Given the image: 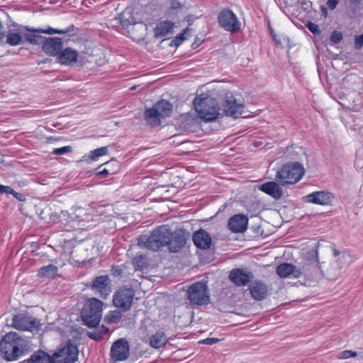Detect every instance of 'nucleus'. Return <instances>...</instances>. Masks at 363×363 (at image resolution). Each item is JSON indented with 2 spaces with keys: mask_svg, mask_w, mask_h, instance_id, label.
<instances>
[{
  "mask_svg": "<svg viewBox=\"0 0 363 363\" xmlns=\"http://www.w3.org/2000/svg\"><path fill=\"white\" fill-rule=\"evenodd\" d=\"M29 351V345L16 333H9L0 342V352L7 361H14Z\"/></svg>",
  "mask_w": 363,
  "mask_h": 363,
  "instance_id": "1",
  "label": "nucleus"
},
{
  "mask_svg": "<svg viewBox=\"0 0 363 363\" xmlns=\"http://www.w3.org/2000/svg\"><path fill=\"white\" fill-rule=\"evenodd\" d=\"M296 278L304 277L307 281H313L321 277L318 260V247L309 250L303 257L301 263L296 266Z\"/></svg>",
  "mask_w": 363,
  "mask_h": 363,
  "instance_id": "2",
  "label": "nucleus"
},
{
  "mask_svg": "<svg viewBox=\"0 0 363 363\" xmlns=\"http://www.w3.org/2000/svg\"><path fill=\"white\" fill-rule=\"evenodd\" d=\"M171 236V229L167 225H162L152 230L150 235H141L138 238V244L154 252L167 246Z\"/></svg>",
  "mask_w": 363,
  "mask_h": 363,
  "instance_id": "3",
  "label": "nucleus"
},
{
  "mask_svg": "<svg viewBox=\"0 0 363 363\" xmlns=\"http://www.w3.org/2000/svg\"><path fill=\"white\" fill-rule=\"evenodd\" d=\"M304 172V168L301 163L288 162L277 172L276 180L281 186L294 184L301 179Z\"/></svg>",
  "mask_w": 363,
  "mask_h": 363,
  "instance_id": "4",
  "label": "nucleus"
},
{
  "mask_svg": "<svg viewBox=\"0 0 363 363\" xmlns=\"http://www.w3.org/2000/svg\"><path fill=\"white\" fill-rule=\"evenodd\" d=\"M194 106L198 115L205 121H215L219 115L218 104L212 97H196L194 100Z\"/></svg>",
  "mask_w": 363,
  "mask_h": 363,
  "instance_id": "5",
  "label": "nucleus"
},
{
  "mask_svg": "<svg viewBox=\"0 0 363 363\" xmlns=\"http://www.w3.org/2000/svg\"><path fill=\"white\" fill-rule=\"evenodd\" d=\"M103 302L96 298H89L82 311V318L89 328L96 327L101 319Z\"/></svg>",
  "mask_w": 363,
  "mask_h": 363,
  "instance_id": "6",
  "label": "nucleus"
},
{
  "mask_svg": "<svg viewBox=\"0 0 363 363\" xmlns=\"http://www.w3.org/2000/svg\"><path fill=\"white\" fill-rule=\"evenodd\" d=\"M172 113V104L167 100L157 101L152 108L145 111V119L150 125L156 127L160 125L161 118L171 116Z\"/></svg>",
  "mask_w": 363,
  "mask_h": 363,
  "instance_id": "7",
  "label": "nucleus"
},
{
  "mask_svg": "<svg viewBox=\"0 0 363 363\" xmlns=\"http://www.w3.org/2000/svg\"><path fill=\"white\" fill-rule=\"evenodd\" d=\"M11 325L19 330L38 332L41 323L28 312L18 313L13 316Z\"/></svg>",
  "mask_w": 363,
  "mask_h": 363,
  "instance_id": "8",
  "label": "nucleus"
},
{
  "mask_svg": "<svg viewBox=\"0 0 363 363\" xmlns=\"http://www.w3.org/2000/svg\"><path fill=\"white\" fill-rule=\"evenodd\" d=\"M189 301L194 305H206L210 301V296L206 284L199 281L189 286L187 291Z\"/></svg>",
  "mask_w": 363,
  "mask_h": 363,
  "instance_id": "9",
  "label": "nucleus"
},
{
  "mask_svg": "<svg viewBox=\"0 0 363 363\" xmlns=\"http://www.w3.org/2000/svg\"><path fill=\"white\" fill-rule=\"evenodd\" d=\"M78 354L77 346L69 340L62 348L53 353L51 359L53 363H74Z\"/></svg>",
  "mask_w": 363,
  "mask_h": 363,
  "instance_id": "10",
  "label": "nucleus"
},
{
  "mask_svg": "<svg viewBox=\"0 0 363 363\" xmlns=\"http://www.w3.org/2000/svg\"><path fill=\"white\" fill-rule=\"evenodd\" d=\"M86 286L103 299H106L111 293V280L108 275L98 276L86 284Z\"/></svg>",
  "mask_w": 363,
  "mask_h": 363,
  "instance_id": "11",
  "label": "nucleus"
},
{
  "mask_svg": "<svg viewBox=\"0 0 363 363\" xmlns=\"http://www.w3.org/2000/svg\"><path fill=\"white\" fill-rule=\"evenodd\" d=\"M135 292L130 287L120 288L113 296V305L125 312L130 309Z\"/></svg>",
  "mask_w": 363,
  "mask_h": 363,
  "instance_id": "12",
  "label": "nucleus"
},
{
  "mask_svg": "<svg viewBox=\"0 0 363 363\" xmlns=\"http://www.w3.org/2000/svg\"><path fill=\"white\" fill-rule=\"evenodd\" d=\"M219 26L226 31L235 33L240 29V23L230 9L221 10L218 16Z\"/></svg>",
  "mask_w": 363,
  "mask_h": 363,
  "instance_id": "13",
  "label": "nucleus"
},
{
  "mask_svg": "<svg viewBox=\"0 0 363 363\" xmlns=\"http://www.w3.org/2000/svg\"><path fill=\"white\" fill-rule=\"evenodd\" d=\"M110 354L115 361L126 360L130 354L128 341L125 338H120L115 341L111 347Z\"/></svg>",
  "mask_w": 363,
  "mask_h": 363,
  "instance_id": "14",
  "label": "nucleus"
},
{
  "mask_svg": "<svg viewBox=\"0 0 363 363\" xmlns=\"http://www.w3.org/2000/svg\"><path fill=\"white\" fill-rule=\"evenodd\" d=\"M229 280L237 286L247 285L254 278L252 272L245 269L236 268L230 272Z\"/></svg>",
  "mask_w": 363,
  "mask_h": 363,
  "instance_id": "15",
  "label": "nucleus"
},
{
  "mask_svg": "<svg viewBox=\"0 0 363 363\" xmlns=\"http://www.w3.org/2000/svg\"><path fill=\"white\" fill-rule=\"evenodd\" d=\"M168 249L171 252H178L184 247L186 242V235L182 229L171 231V236L169 237Z\"/></svg>",
  "mask_w": 363,
  "mask_h": 363,
  "instance_id": "16",
  "label": "nucleus"
},
{
  "mask_svg": "<svg viewBox=\"0 0 363 363\" xmlns=\"http://www.w3.org/2000/svg\"><path fill=\"white\" fill-rule=\"evenodd\" d=\"M223 107L225 116L238 118L242 113L244 105L242 102L238 101L233 96H230L224 101Z\"/></svg>",
  "mask_w": 363,
  "mask_h": 363,
  "instance_id": "17",
  "label": "nucleus"
},
{
  "mask_svg": "<svg viewBox=\"0 0 363 363\" xmlns=\"http://www.w3.org/2000/svg\"><path fill=\"white\" fill-rule=\"evenodd\" d=\"M63 48L61 38H45L42 44L43 51L50 56H57Z\"/></svg>",
  "mask_w": 363,
  "mask_h": 363,
  "instance_id": "18",
  "label": "nucleus"
},
{
  "mask_svg": "<svg viewBox=\"0 0 363 363\" xmlns=\"http://www.w3.org/2000/svg\"><path fill=\"white\" fill-rule=\"evenodd\" d=\"M251 296L256 301H262L267 296L269 287L262 281L255 280L249 286Z\"/></svg>",
  "mask_w": 363,
  "mask_h": 363,
  "instance_id": "19",
  "label": "nucleus"
},
{
  "mask_svg": "<svg viewBox=\"0 0 363 363\" xmlns=\"http://www.w3.org/2000/svg\"><path fill=\"white\" fill-rule=\"evenodd\" d=\"M248 218L243 214H236L228 220V226L233 233H243L247 228Z\"/></svg>",
  "mask_w": 363,
  "mask_h": 363,
  "instance_id": "20",
  "label": "nucleus"
},
{
  "mask_svg": "<svg viewBox=\"0 0 363 363\" xmlns=\"http://www.w3.org/2000/svg\"><path fill=\"white\" fill-rule=\"evenodd\" d=\"M194 245L199 249H209L212 244L211 235L203 229L196 230L192 236Z\"/></svg>",
  "mask_w": 363,
  "mask_h": 363,
  "instance_id": "21",
  "label": "nucleus"
},
{
  "mask_svg": "<svg viewBox=\"0 0 363 363\" xmlns=\"http://www.w3.org/2000/svg\"><path fill=\"white\" fill-rule=\"evenodd\" d=\"M331 199V194L325 191H315L304 197L306 202L322 206L329 204Z\"/></svg>",
  "mask_w": 363,
  "mask_h": 363,
  "instance_id": "22",
  "label": "nucleus"
},
{
  "mask_svg": "<svg viewBox=\"0 0 363 363\" xmlns=\"http://www.w3.org/2000/svg\"><path fill=\"white\" fill-rule=\"evenodd\" d=\"M279 184L275 182H267L260 185L259 189L275 200H279L283 195V191Z\"/></svg>",
  "mask_w": 363,
  "mask_h": 363,
  "instance_id": "23",
  "label": "nucleus"
},
{
  "mask_svg": "<svg viewBox=\"0 0 363 363\" xmlns=\"http://www.w3.org/2000/svg\"><path fill=\"white\" fill-rule=\"evenodd\" d=\"M78 52L71 48L62 49L57 55L58 62L61 65H69L77 61Z\"/></svg>",
  "mask_w": 363,
  "mask_h": 363,
  "instance_id": "24",
  "label": "nucleus"
},
{
  "mask_svg": "<svg viewBox=\"0 0 363 363\" xmlns=\"http://www.w3.org/2000/svg\"><path fill=\"white\" fill-rule=\"evenodd\" d=\"M174 24L169 21H162L158 23L155 28V36L156 38H163L172 33Z\"/></svg>",
  "mask_w": 363,
  "mask_h": 363,
  "instance_id": "25",
  "label": "nucleus"
},
{
  "mask_svg": "<svg viewBox=\"0 0 363 363\" xmlns=\"http://www.w3.org/2000/svg\"><path fill=\"white\" fill-rule=\"evenodd\" d=\"M38 276L40 278L55 279L59 276L58 268L52 264L43 266L38 269Z\"/></svg>",
  "mask_w": 363,
  "mask_h": 363,
  "instance_id": "26",
  "label": "nucleus"
},
{
  "mask_svg": "<svg viewBox=\"0 0 363 363\" xmlns=\"http://www.w3.org/2000/svg\"><path fill=\"white\" fill-rule=\"evenodd\" d=\"M26 362V363H53L51 355L41 350L35 352Z\"/></svg>",
  "mask_w": 363,
  "mask_h": 363,
  "instance_id": "27",
  "label": "nucleus"
},
{
  "mask_svg": "<svg viewBox=\"0 0 363 363\" xmlns=\"http://www.w3.org/2000/svg\"><path fill=\"white\" fill-rule=\"evenodd\" d=\"M168 340L163 331H157L150 337V345L155 349H160L166 345Z\"/></svg>",
  "mask_w": 363,
  "mask_h": 363,
  "instance_id": "28",
  "label": "nucleus"
},
{
  "mask_svg": "<svg viewBox=\"0 0 363 363\" xmlns=\"http://www.w3.org/2000/svg\"><path fill=\"white\" fill-rule=\"evenodd\" d=\"M296 266L289 263H282L277 267V274L281 278H286L292 274L296 278Z\"/></svg>",
  "mask_w": 363,
  "mask_h": 363,
  "instance_id": "29",
  "label": "nucleus"
},
{
  "mask_svg": "<svg viewBox=\"0 0 363 363\" xmlns=\"http://www.w3.org/2000/svg\"><path fill=\"white\" fill-rule=\"evenodd\" d=\"M41 33H38V30H28V32L24 34L26 40L32 45L43 44L45 38L40 35Z\"/></svg>",
  "mask_w": 363,
  "mask_h": 363,
  "instance_id": "30",
  "label": "nucleus"
},
{
  "mask_svg": "<svg viewBox=\"0 0 363 363\" xmlns=\"http://www.w3.org/2000/svg\"><path fill=\"white\" fill-rule=\"evenodd\" d=\"M133 264L135 270H143L149 266L146 255H138L133 259Z\"/></svg>",
  "mask_w": 363,
  "mask_h": 363,
  "instance_id": "31",
  "label": "nucleus"
},
{
  "mask_svg": "<svg viewBox=\"0 0 363 363\" xmlns=\"http://www.w3.org/2000/svg\"><path fill=\"white\" fill-rule=\"evenodd\" d=\"M23 43V37L19 33L9 31L6 35V43L11 46L19 45Z\"/></svg>",
  "mask_w": 363,
  "mask_h": 363,
  "instance_id": "32",
  "label": "nucleus"
},
{
  "mask_svg": "<svg viewBox=\"0 0 363 363\" xmlns=\"http://www.w3.org/2000/svg\"><path fill=\"white\" fill-rule=\"evenodd\" d=\"M74 29V25H70L67 28L62 29V30L55 29V28H49L45 29V30L38 29V33H46V34H50V35L55 34V33L65 34V33H69L71 31H73Z\"/></svg>",
  "mask_w": 363,
  "mask_h": 363,
  "instance_id": "33",
  "label": "nucleus"
},
{
  "mask_svg": "<svg viewBox=\"0 0 363 363\" xmlns=\"http://www.w3.org/2000/svg\"><path fill=\"white\" fill-rule=\"evenodd\" d=\"M108 153V147H101L96 148L89 153V157L92 160H97L100 157L104 156Z\"/></svg>",
  "mask_w": 363,
  "mask_h": 363,
  "instance_id": "34",
  "label": "nucleus"
},
{
  "mask_svg": "<svg viewBox=\"0 0 363 363\" xmlns=\"http://www.w3.org/2000/svg\"><path fill=\"white\" fill-rule=\"evenodd\" d=\"M339 267H342L345 264L351 262V257L348 252L342 251L340 256H338L335 260Z\"/></svg>",
  "mask_w": 363,
  "mask_h": 363,
  "instance_id": "35",
  "label": "nucleus"
},
{
  "mask_svg": "<svg viewBox=\"0 0 363 363\" xmlns=\"http://www.w3.org/2000/svg\"><path fill=\"white\" fill-rule=\"evenodd\" d=\"M122 317L121 312L117 310L111 311L106 316V320L109 323L118 322Z\"/></svg>",
  "mask_w": 363,
  "mask_h": 363,
  "instance_id": "36",
  "label": "nucleus"
},
{
  "mask_svg": "<svg viewBox=\"0 0 363 363\" xmlns=\"http://www.w3.org/2000/svg\"><path fill=\"white\" fill-rule=\"evenodd\" d=\"M342 33L340 31L334 30L330 35V40L334 44L339 43L342 40Z\"/></svg>",
  "mask_w": 363,
  "mask_h": 363,
  "instance_id": "37",
  "label": "nucleus"
},
{
  "mask_svg": "<svg viewBox=\"0 0 363 363\" xmlns=\"http://www.w3.org/2000/svg\"><path fill=\"white\" fill-rule=\"evenodd\" d=\"M72 151V147L67 145V146H64V147H62L60 148H55L53 150V153L55 155H64V154H66L68 152H71Z\"/></svg>",
  "mask_w": 363,
  "mask_h": 363,
  "instance_id": "38",
  "label": "nucleus"
},
{
  "mask_svg": "<svg viewBox=\"0 0 363 363\" xmlns=\"http://www.w3.org/2000/svg\"><path fill=\"white\" fill-rule=\"evenodd\" d=\"M306 27L314 35H318L320 33L319 26L313 22H308L306 23Z\"/></svg>",
  "mask_w": 363,
  "mask_h": 363,
  "instance_id": "39",
  "label": "nucleus"
},
{
  "mask_svg": "<svg viewBox=\"0 0 363 363\" xmlns=\"http://www.w3.org/2000/svg\"><path fill=\"white\" fill-rule=\"evenodd\" d=\"M357 353L355 352H352L350 350H345L340 352L337 355L339 359H348L351 357H356Z\"/></svg>",
  "mask_w": 363,
  "mask_h": 363,
  "instance_id": "40",
  "label": "nucleus"
},
{
  "mask_svg": "<svg viewBox=\"0 0 363 363\" xmlns=\"http://www.w3.org/2000/svg\"><path fill=\"white\" fill-rule=\"evenodd\" d=\"M88 336L96 341H99L103 338V333L101 331L96 330L88 333Z\"/></svg>",
  "mask_w": 363,
  "mask_h": 363,
  "instance_id": "41",
  "label": "nucleus"
},
{
  "mask_svg": "<svg viewBox=\"0 0 363 363\" xmlns=\"http://www.w3.org/2000/svg\"><path fill=\"white\" fill-rule=\"evenodd\" d=\"M219 341H220V340L217 337H208V338L199 341V344L212 345L213 344L218 342Z\"/></svg>",
  "mask_w": 363,
  "mask_h": 363,
  "instance_id": "42",
  "label": "nucleus"
},
{
  "mask_svg": "<svg viewBox=\"0 0 363 363\" xmlns=\"http://www.w3.org/2000/svg\"><path fill=\"white\" fill-rule=\"evenodd\" d=\"M363 46V33L359 35L355 36L354 48L355 49H360Z\"/></svg>",
  "mask_w": 363,
  "mask_h": 363,
  "instance_id": "43",
  "label": "nucleus"
},
{
  "mask_svg": "<svg viewBox=\"0 0 363 363\" xmlns=\"http://www.w3.org/2000/svg\"><path fill=\"white\" fill-rule=\"evenodd\" d=\"M339 3V0H328L326 5L330 10H334Z\"/></svg>",
  "mask_w": 363,
  "mask_h": 363,
  "instance_id": "44",
  "label": "nucleus"
},
{
  "mask_svg": "<svg viewBox=\"0 0 363 363\" xmlns=\"http://www.w3.org/2000/svg\"><path fill=\"white\" fill-rule=\"evenodd\" d=\"M13 189L9 186H4L0 184V194H9L12 193Z\"/></svg>",
  "mask_w": 363,
  "mask_h": 363,
  "instance_id": "45",
  "label": "nucleus"
},
{
  "mask_svg": "<svg viewBox=\"0 0 363 363\" xmlns=\"http://www.w3.org/2000/svg\"><path fill=\"white\" fill-rule=\"evenodd\" d=\"M187 31V29L184 30V32L180 34V35L179 37H177V38L174 40V42H175V44L176 45H178L179 43H181L182 42H183L184 40H186V33Z\"/></svg>",
  "mask_w": 363,
  "mask_h": 363,
  "instance_id": "46",
  "label": "nucleus"
},
{
  "mask_svg": "<svg viewBox=\"0 0 363 363\" xmlns=\"http://www.w3.org/2000/svg\"><path fill=\"white\" fill-rule=\"evenodd\" d=\"M8 194H12L18 201H23L25 200V196L21 193L16 192L13 189L12 193Z\"/></svg>",
  "mask_w": 363,
  "mask_h": 363,
  "instance_id": "47",
  "label": "nucleus"
},
{
  "mask_svg": "<svg viewBox=\"0 0 363 363\" xmlns=\"http://www.w3.org/2000/svg\"><path fill=\"white\" fill-rule=\"evenodd\" d=\"M109 174V172L104 168L103 170L99 171L96 173V175L100 178H105Z\"/></svg>",
  "mask_w": 363,
  "mask_h": 363,
  "instance_id": "48",
  "label": "nucleus"
},
{
  "mask_svg": "<svg viewBox=\"0 0 363 363\" xmlns=\"http://www.w3.org/2000/svg\"><path fill=\"white\" fill-rule=\"evenodd\" d=\"M182 6L181 4L179 1H174L171 4V9H176L178 8H180Z\"/></svg>",
  "mask_w": 363,
  "mask_h": 363,
  "instance_id": "49",
  "label": "nucleus"
},
{
  "mask_svg": "<svg viewBox=\"0 0 363 363\" xmlns=\"http://www.w3.org/2000/svg\"><path fill=\"white\" fill-rule=\"evenodd\" d=\"M112 273L114 275H121L122 274V270L118 267H113Z\"/></svg>",
  "mask_w": 363,
  "mask_h": 363,
  "instance_id": "50",
  "label": "nucleus"
},
{
  "mask_svg": "<svg viewBox=\"0 0 363 363\" xmlns=\"http://www.w3.org/2000/svg\"><path fill=\"white\" fill-rule=\"evenodd\" d=\"M333 254L334 257L337 258L338 256H340V255L342 254V252H340V250L334 248L333 250Z\"/></svg>",
  "mask_w": 363,
  "mask_h": 363,
  "instance_id": "51",
  "label": "nucleus"
},
{
  "mask_svg": "<svg viewBox=\"0 0 363 363\" xmlns=\"http://www.w3.org/2000/svg\"><path fill=\"white\" fill-rule=\"evenodd\" d=\"M99 330L102 332L103 336L105 334H108L109 333V329L108 328L104 327V326H102L101 328H100Z\"/></svg>",
  "mask_w": 363,
  "mask_h": 363,
  "instance_id": "52",
  "label": "nucleus"
},
{
  "mask_svg": "<svg viewBox=\"0 0 363 363\" xmlns=\"http://www.w3.org/2000/svg\"><path fill=\"white\" fill-rule=\"evenodd\" d=\"M119 19H120L121 26L123 27H124V14L121 15L119 17Z\"/></svg>",
  "mask_w": 363,
  "mask_h": 363,
  "instance_id": "53",
  "label": "nucleus"
},
{
  "mask_svg": "<svg viewBox=\"0 0 363 363\" xmlns=\"http://www.w3.org/2000/svg\"><path fill=\"white\" fill-rule=\"evenodd\" d=\"M321 11H322V13H323L326 14V13H327V9H326V8H325V6H322V7H321Z\"/></svg>",
  "mask_w": 363,
  "mask_h": 363,
  "instance_id": "54",
  "label": "nucleus"
},
{
  "mask_svg": "<svg viewBox=\"0 0 363 363\" xmlns=\"http://www.w3.org/2000/svg\"><path fill=\"white\" fill-rule=\"evenodd\" d=\"M271 34H272V37H273V38H274V41H277L276 35H275V34L274 33V31H273V30H272V28H271Z\"/></svg>",
  "mask_w": 363,
  "mask_h": 363,
  "instance_id": "55",
  "label": "nucleus"
}]
</instances>
